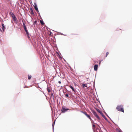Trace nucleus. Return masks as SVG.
<instances>
[{"label":"nucleus","mask_w":132,"mask_h":132,"mask_svg":"<svg viewBox=\"0 0 132 132\" xmlns=\"http://www.w3.org/2000/svg\"><path fill=\"white\" fill-rule=\"evenodd\" d=\"M10 15L13 18V20L16 23H17L18 20L15 15H14L13 13L10 12L9 13Z\"/></svg>","instance_id":"f257e3e1"},{"label":"nucleus","mask_w":132,"mask_h":132,"mask_svg":"<svg viewBox=\"0 0 132 132\" xmlns=\"http://www.w3.org/2000/svg\"><path fill=\"white\" fill-rule=\"evenodd\" d=\"M116 109L119 111L124 112L123 106L121 105L118 106L116 108Z\"/></svg>","instance_id":"f03ea898"},{"label":"nucleus","mask_w":132,"mask_h":132,"mask_svg":"<svg viewBox=\"0 0 132 132\" xmlns=\"http://www.w3.org/2000/svg\"><path fill=\"white\" fill-rule=\"evenodd\" d=\"M91 111L93 113L94 115L96 117L97 119H98L99 120L100 119V118L98 116L96 112L93 110L91 109Z\"/></svg>","instance_id":"7ed1b4c3"},{"label":"nucleus","mask_w":132,"mask_h":132,"mask_svg":"<svg viewBox=\"0 0 132 132\" xmlns=\"http://www.w3.org/2000/svg\"><path fill=\"white\" fill-rule=\"evenodd\" d=\"M80 112L83 113L84 114H85L89 119L91 121H92V120L90 116L86 112H83L82 111H81Z\"/></svg>","instance_id":"20e7f679"},{"label":"nucleus","mask_w":132,"mask_h":132,"mask_svg":"<svg viewBox=\"0 0 132 132\" xmlns=\"http://www.w3.org/2000/svg\"><path fill=\"white\" fill-rule=\"evenodd\" d=\"M69 110V109L65 108L64 107H62V108L61 111L62 113H64Z\"/></svg>","instance_id":"39448f33"},{"label":"nucleus","mask_w":132,"mask_h":132,"mask_svg":"<svg viewBox=\"0 0 132 132\" xmlns=\"http://www.w3.org/2000/svg\"><path fill=\"white\" fill-rule=\"evenodd\" d=\"M34 8L36 10V11L37 12H39V11L38 10L37 7V5L36 4V3H34Z\"/></svg>","instance_id":"423d86ee"},{"label":"nucleus","mask_w":132,"mask_h":132,"mask_svg":"<svg viewBox=\"0 0 132 132\" xmlns=\"http://www.w3.org/2000/svg\"><path fill=\"white\" fill-rule=\"evenodd\" d=\"M101 115L102 116V117L105 119V120H106L107 121L109 122L108 120L107 119L106 117L103 114V113Z\"/></svg>","instance_id":"0eeeda50"},{"label":"nucleus","mask_w":132,"mask_h":132,"mask_svg":"<svg viewBox=\"0 0 132 132\" xmlns=\"http://www.w3.org/2000/svg\"><path fill=\"white\" fill-rule=\"evenodd\" d=\"M25 32H26V35H27V37H28V38L29 39L30 38V36H29V33L28 31V30L26 31H25Z\"/></svg>","instance_id":"6e6552de"},{"label":"nucleus","mask_w":132,"mask_h":132,"mask_svg":"<svg viewBox=\"0 0 132 132\" xmlns=\"http://www.w3.org/2000/svg\"><path fill=\"white\" fill-rule=\"evenodd\" d=\"M94 70L95 71H96L98 69V65H95L94 66Z\"/></svg>","instance_id":"1a4fd4ad"},{"label":"nucleus","mask_w":132,"mask_h":132,"mask_svg":"<svg viewBox=\"0 0 132 132\" xmlns=\"http://www.w3.org/2000/svg\"><path fill=\"white\" fill-rule=\"evenodd\" d=\"M96 110L97 111V112H98L99 113H100L101 114H102V112L98 109L96 108Z\"/></svg>","instance_id":"9d476101"},{"label":"nucleus","mask_w":132,"mask_h":132,"mask_svg":"<svg viewBox=\"0 0 132 132\" xmlns=\"http://www.w3.org/2000/svg\"><path fill=\"white\" fill-rule=\"evenodd\" d=\"M30 13L31 14H32L33 15H34V13L33 12V10H32V8L31 7L30 9Z\"/></svg>","instance_id":"9b49d317"},{"label":"nucleus","mask_w":132,"mask_h":132,"mask_svg":"<svg viewBox=\"0 0 132 132\" xmlns=\"http://www.w3.org/2000/svg\"><path fill=\"white\" fill-rule=\"evenodd\" d=\"M2 29L3 30L4 32V30L5 29V26H4V24H2Z\"/></svg>","instance_id":"f8f14e48"},{"label":"nucleus","mask_w":132,"mask_h":132,"mask_svg":"<svg viewBox=\"0 0 132 132\" xmlns=\"http://www.w3.org/2000/svg\"><path fill=\"white\" fill-rule=\"evenodd\" d=\"M40 24L42 25H43L44 24V23L43 20H40Z\"/></svg>","instance_id":"ddd939ff"},{"label":"nucleus","mask_w":132,"mask_h":132,"mask_svg":"<svg viewBox=\"0 0 132 132\" xmlns=\"http://www.w3.org/2000/svg\"><path fill=\"white\" fill-rule=\"evenodd\" d=\"M71 88L72 90L74 92H75V89L73 88V87L72 86H71V85H70V86H69Z\"/></svg>","instance_id":"4468645a"},{"label":"nucleus","mask_w":132,"mask_h":132,"mask_svg":"<svg viewBox=\"0 0 132 132\" xmlns=\"http://www.w3.org/2000/svg\"><path fill=\"white\" fill-rule=\"evenodd\" d=\"M82 86H83V88H84L85 87H87V84H82Z\"/></svg>","instance_id":"2eb2a0df"},{"label":"nucleus","mask_w":132,"mask_h":132,"mask_svg":"<svg viewBox=\"0 0 132 132\" xmlns=\"http://www.w3.org/2000/svg\"><path fill=\"white\" fill-rule=\"evenodd\" d=\"M47 89L48 92L49 93L51 92V90L48 87H47Z\"/></svg>","instance_id":"dca6fc26"},{"label":"nucleus","mask_w":132,"mask_h":132,"mask_svg":"<svg viewBox=\"0 0 132 132\" xmlns=\"http://www.w3.org/2000/svg\"><path fill=\"white\" fill-rule=\"evenodd\" d=\"M55 120L54 121V122L52 123V127H53V128H54V124H55Z\"/></svg>","instance_id":"f3484780"},{"label":"nucleus","mask_w":132,"mask_h":132,"mask_svg":"<svg viewBox=\"0 0 132 132\" xmlns=\"http://www.w3.org/2000/svg\"><path fill=\"white\" fill-rule=\"evenodd\" d=\"M25 31L28 30L27 29L26 26L23 27Z\"/></svg>","instance_id":"a211bd4d"},{"label":"nucleus","mask_w":132,"mask_h":132,"mask_svg":"<svg viewBox=\"0 0 132 132\" xmlns=\"http://www.w3.org/2000/svg\"><path fill=\"white\" fill-rule=\"evenodd\" d=\"M104 113L105 114V115L107 116V117L108 118H109L111 120H112L109 117V116H108V115L106 113V112H105Z\"/></svg>","instance_id":"6ab92c4d"},{"label":"nucleus","mask_w":132,"mask_h":132,"mask_svg":"<svg viewBox=\"0 0 132 132\" xmlns=\"http://www.w3.org/2000/svg\"><path fill=\"white\" fill-rule=\"evenodd\" d=\"M31 78V75H28V79L30 80Z\"/></svg>","instance_id":"aec40b11"},{"label":"nucleus","mask_w":132,"mask_h":132,"mask_svg":"<svg viewBox=\"0 0 132 132\" xmlns=\"http://www.w3.org/2000/svg\"><path fill=\"white\" fill-rule=\"evenodd\" d=\"M22 22H23L22 25V26L23 27L26 26L25 25L24 23L23 22V21H22Z\"/></svg>","instance_id":"412c9836"},{"label":"nucleus","mask_w":132,"mask_h":132,"mask_svg":"<svg viewBox=\"0 0 132 132\" xmlns=\"http://www.w3.org/2000/svg\"><path fill=\"white\" fill-rule=\"evenodd\" d=\"M109 54V53L108 52H107L106 53V56H105V57H106L107 56H108V54Z\"/></svg>","instance_id":"4be33fe9"},{"label":"nucleus","mask_w":132,"mask_h":132,"mask_svg":"<svg viewBox=\"0 0 132 132\" xmlns=\"http://www.w3.org/2000/svg\"><path fill=\"white\" fill-rule=\"evenodd\" d=\"M65 96L67 97H68L69 94H68L67 93L65 94Z\"/></svg>","instance_id":"5701e85b"},{"label":"nucleus","mask_w":132,"mask_h":132,"mask_svg":"<svg viewBox=\"0 0 132 132\" xmlns=\"http://www.w3.org/2000/svg\"><path fill=\"white\" fill-rule=\"evenodd\" d=\"M51 98H53L54 100V96H51Z\"/></svg>","instance_id":"b1692460"},{"label":"nucleus","mask_w":132,"mask_h":132,"mask_svg":"<svg viewBox=\"0 0 132 132\" xmlns=\"http://www.w3.org/2000/svg\"><path fill=\"white\" fill-rule=\"evenodd\" d=\"M92 127H95V125L94 124L92 125Z\"/></svg>","instance_id":"393cba45"},{"label":"nucleus","mask_w":132,"mask_h":132,"mask_svg":"<svg viewBox=\"0 0 132 132\" xmlns=\"http://www.w3.org/2000/svg\"><path fill=\"white\" fill-rule=\"evenodd\" d=\"M37 13H38V14H39L40 16V14L39 13V12H37Z\"/></svg>","instance_id":"a878e982"},{"label":"nucleus","mask_w":132,"mask_h":132,"mask_svg":"<svg viewBox=\"0 0 132 132\" xmlns=\"http://www.w3.org/2000/svg\"><path fill=\"white\" fill-rule=\"evenodd\" d=\"M51 96H53V93H51Z\"/></svg>","instance_id":"bb28decb"},{"label":"nucleus","mask_w":132,"mask_h":132,"mask_svg":"<svg viewBox=\"0 0 132 132\" xmlns=\"http://www.w3.org/2000/svg\"><path fill=\"white\" fill-rule=\"evenodd\" d=\"M102 61V60H101L99 62V65H100Z\"/></svg>","instance_id":"cd10ccee"},{"label":"nucleus","mask_w":132,"mask_h":132,"mask_svg":"<svg viewBox=\"0 0 132 132\" xmlns=\"http://www.w3.org/2000/svg\"><path fill=\"white\" fill-rule=\"evenodd\" d=\"M58 83H59V84H60L61 83V82L60 81H59Z\"/></svg>","instance_id":"c85d7f7f"},{"label":"nucleus","mask_w":132,"mask_h":132,"mask_svg":"<svg viewBox=\"0 0 132 132\" xmlns=\"http://www.w3.org/2000/svg\"><path fill=\"white\" fill-rule=\"evenodd\" d=\"M119 132H122V130H120L119 131Z\"/></svg>","instance_id":"c756f323"},{"label":"nucleus","mask_w":132,"mask_h":132,"mask_svg":"<svg viewBox=\"0 0 132 132\" xmlns=\"http://www.w3.org/2000/svg\"><path fill=\"white\" fill-rule=\"evenodd\" d=\"M61 35H64V36H65V35H63V34H62V33H61Z\"/></svg>","instance_id":"7c9ffc66"},{"label":"nucleus","mask_w":132,"mask_h":132,"mask_svg":"<svg viewBox=\"0 0 132 132\" xmlns=\"http://www.w3.org/2000/svg\"><path fill=\"white\" fill-rule=\"evenodd\" d=\"M37 22V21H36L35 22V23H36V22Z\"/></svg>","instance_id":"2f4dec72"},{"label":"nucleus","mask_w":132,"mask_h":132,"mask_svg":"<svg viewBox=\"0 0 132 132\" xmlns=\"http://www.w3.org/2000/svg\"><path fill=\"white\" fill-rule=\"evenodd\" d=\"M0 31H2V30H1H1H0Z\"/></svg>","instance_id":"473e14b6"},{"label":"nucleus","mask_w":132,"mask_h":132,"mask_svg":"<svg viewBox=\"0 0 132 132\" xmlns=\"http://www.w3.org/2000/svg\"><path fill=\"white\" fill-rule=\"evenodd\" d=\"M51 32H50V34H51Z\"/></svg>","instance_id":"72a5a7b5"}]
</instances>
